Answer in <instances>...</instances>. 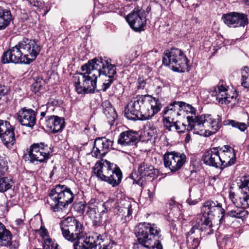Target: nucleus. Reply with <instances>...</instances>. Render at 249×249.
I'll list each match as a JSON object with an SVG mask.
<instances>
[{
	"mask_svg": "<svg viewBox=\"0 0 249 249\" xmlns=\"http://www.w3.org/2000/svg\"><path fill=\"white\" fill-rule=\"evenodd\" d=\"M60 227L63 236L74 242L73 249H111L110 241L104 236H84L83 224L74 217L68 216L62 220Z\"/></svg>",
	"mask_w": 249,
	"mask_h": 249,
	"instance_id": "nucleus-1",
	"label": "nucleus"
},
{
	"mask_svg": "<svg viewBox=\"0 0 249 249\" xmlns=\"http://www.w3.org/2000/svg\"><path fill=\"white\" fill-rule=\"evenodd\" d=\"M81 70L84 73H77L73 76V82L74 84L75 90L79 94L83 93L85 89V85L87 74L92 73V76L97 78L101 77L103 80L102 88L97 90L106 91L115 79L116 74L115 65L109 64L107 60L102 58H95L89 60L88 62L81 67Z\"/></svg>",
	"mask_w": 249,
	"mask_h": 249,
	"instance_id": "nucleus-2",
	"label": "nucleus"
},
{
	"mask_svg": "<svg viewBox=\"0 0 249 249\" xmlns=\"http://www.w3.org/2000/svg\"><path fill=\"white\" fill-rule=\"evenodd\" d=\"M40 50L37 41L24 38L3 53L1 62L3 64H30L36 59Z\"/></svg>",
	"mask_w": 249,
	"mask_h": 249,
	"instance_id": "nucleus-3",
	"label": "nucleus"
},
{
	"mask_svg": "<svg viewBox=\"0 0 249 249\" xmlns=\"http://www.w3.org/2000/svg\"><path fill=\"white\" fill-rule=\"evenodd\" d=\"M161 107L158 100L150 96H137L127 104L125 115L132 120H149L160 110Z\"/></svg>",
	"mask_w": 249,
	"mask_h": 249,
	"instance_id": "nucleus-4",
	"label": "nucleus"
},
{
	"mask_svg": "<svg viewBox=\"0 0 249 249\" xmlns=\"http://www.w3.org/2000/svg\"><path fill=\"white\" fill-rule=\"evenodd\" d=\"M188 109L191 116H187V130L193 131L195 134L210 136L215 133L220 127L221 118L217 116L213 118L211 115L196 116V110L187 105Z\"/></svg>",
	"mask_w": 249,
	"mask_h": 249,
	"instance_id": "nucleus-5",
	"label": "nucleus"
},
{
	"mask_svg": "<svg viewBox=\"0 0 249 249\" xmlns=\"http://www.w3.org/2000/svg\"><path fill=\"white\" fill-rule=\"evenodd\" d=\"M160 229L156 224L143 222L135 228V234L138 243L134 244V249H163L159 239L161 237Z\"/></svg>",
	"mask_w": 249,
	"mask_h": 249,
	"instance_id": "nucleus-6",
	"label": "nucleus"
},
{
	"mask_svg": "<svg viewBox=\"0 0 249 249\" xmlns=\"http://www.w3.org/2000/svg\"><path fill=\"white\" fill-rule=\"evenodd\" d=\"M50 199L48 201L50 209L54 212L62 210L71 203L74 195L71 189L65 185L58 184L53 188L49 193Z\"/></svg>",
	"mask_w": 249,
	"mask_h": 249,
	"instance_id": "nucleus-7",
	"label": "nucleus"
},
{
	"mask_svg": "<svg viewBox=\"0 0 249 249\" xmlns=\"http://www.w3.org/2000/svg\"><path fill=\"white\" fill-rule=\"evenodd\" d=\"M162 63L176 71L182 72L190 70L189 61L183 52L178 48L166 51L162 58Z\"/></svg>",
	"mask_w": 249,
	"mask_h": 249,
	"instance_id": "nucleus-8",
	"label": "nucleus"
},
{
	"mask_svg": "<svg viewBox=\"0 0 249 249\" xmlns=\"http://www.w3.org/2000/svg\"><path fill=\"white\" fill-rule=\"evenodd\" d=\"M53 152V148L44 142L36 143L32 144L28 153L23 156L25 161L33 163L43 162L49 158Z\"/></svg>",
	"mask_w": 249,
	"mask_h": 249,
	"instance_id": "nucleus-9",
	"label": "nucleus"
},
{
	"mask_svg": "<svg viewBox=\"0 0 249 249\" xmlns=\"http://www.w3.org/2000/svg\"><path fill=\"white\" fill-rule=\"evenodd\" d=\"M111 202L107 201L102 203L95 198L91 199L87 204L86 214L93 221L94 225L101 224L102 216L110 210Z\"/></svg>",
	"mask_w": 249,
	"mask_h": 249,
	"instance_id": "nucleus-10",
	"label": "nucleus"
},
{
	"mask_svg": "<svg viewBox=\"0 0 249 249\" xmlns=\"http://www.w3.org/2000/svg\"><path fill=\"white\" fill-rule=\"evenodd\" d=\"M228 86L223 81H220L216 86L212 88L210 90L211 96L216 97V101L221 104L235 105L238 101V94L236 91L228 92Z\"/></svg>",
	"mask_w": 249,
	"mask_h": 249,
	"instance_id": "nucleus-11",
	"label": "nucleus"
},
{
	"mask_svg": "<svg viewBox=\"0 0 249 249\" xmlns=\"http://www.w3.org/2000/svg\"><path fill=\"white\" fill-rule=\"evenodd\" d=\"M164 164L172 172L180 169L186 161V156L183 153L173 151L167 152L163 156Z\"/></svg>",
	"mask_w": 249,
	"mask_h": 249,
	"instance_id": "nucleus-12",
	"label": "nucleus"
},
{
	"mask_svg": "<svg viewBox=\"0 0 249 249\" xmlns=\"http://www.w3.org/2000/svg\"><path fill=\"white\" fill-rule=\"evenodd\" d=\"M203 214L206 216L213 218L215 216L219 218L220 223H222L224 220L225 211L222 207V204L217 201H207L205 202L202 208Z\"/></svg>",
	"mask_w": 249,
	"mask_h": 249,
	"instance_id": "nucleus-13",
	"label": "nucleus"
},
{
	"mask_svg": "<svg viewBox=\"0 0 249 249\" xmlns=\"http://www.w3.org/2000/svg\"><path fill=\"white\" fill-rule=\"evenodd\" d=\"M126 20L130 27L135 31L144 30L146 24L145 13L143 10L135 9L126 17Z\"/></svg>",
	"mask_w": 249,
	"mask_h": 249,
	"instance_id": "nucleus-14",
	"label": "nucleus"
},
{
	"mask_svg": "<svg viewBox=\"0 0 249 249\" xmlns=\"http://www.w3.org/2000/svg\"><path fill=\"white\" fill-rule=\"evenodd\" d=\"M222 19L229 27H244L248 23L247 15L238 12H230L222 15Z\"/></svg>",
	"mask_w": 249,
	"mask_h": 249,
	"instance_id": "nucleus-15",
	"label": "nucleus"
},
{
	"mask_svg": "<svg viewBox=\"0 0 249 249\" xmlns=\"http://www.w3.org/2000/svg\"><path fill=\"white\" fill-rule=\"evenodd\" d=\"M113 142V141L106 137L96 139L91 151L92 156L96 158H102L110 150Z\"/></svg>",
	"mask_w": 249,
	"mask_h": 249,
	"instance_id": "nucleus-16",
	"label": "nucleus"
},
{
	"mask_svg": "<svg viewBox=\"0 0 249 249\" xmlns=\"http://www.w3.org/2000/svg\"><path fill=\"white\" fill-rule=\"evenodd\" d=\"M117 165L110 161L101 159L96 162L93 168L96 176L102 180H104L111 172L114 171Z\"/></svg>",
	"mask_w": 249,
	"mask_h": 249,
	"instance_id": "nucleus-17",
	"label": "nucleus"
},
{
	"mask_svg": "<svg viewBox=\"0 0 249 249\" xmlns=\"http://www.w3.org/2000/svg\"><path fill=\"white\" fill-rule=\"evenodd\" d=\"M132 207V202L126 199L121 200L118 205L115 207L114 212L120 216L121 221L123 223H124L131 219Z\"/></svg>",
	"mask_w": 249,
	"mask_h": 249,
	"instance_id": "nucleus-18",
	"label": "nucleus"
},
{
	"mask_svg": "<svg viewBox=\"0 0 249 249\" xmlns=\"http://www.w3.org/2000/svg\"><path fill=\"white\" fill-rule=\"evenodd\" d=\"M0 137L7 146L10 143L13 145L15 141L14 128L7 121L0 120Z\"/></svg>",
	"mask_w": 249,
	"mask_h": 249,
	"instance_id": "nucleus-19",
	"label": "nucleus"
},
{
	"mask_svg": "<svg viewBox=\"0 0 249 249\" xmlns=\"http://www.w3.org/2000/svg\"><path fill=\"white\" fill-rule=\"evenodd\" d=\"M218 153L222 163L221 168H224L233 165L235 161L236 157L234 149L228 145L218 147Z\"/></svg>",
	"mask_w": 249,
	"mask_h": 249,
	"instance_id": "nucleus-20",
	"label": "nucleus"
},
{
	"mask_svg": "<svg viewBox=\"0 0 249 249\" xmlns=\"http://www.w3.org/2000/svg\"><path fill=\"white\" fill-rule=\"evenodd\" d=\"M17 118L21 125L33 128L36 122V114L32 109L25 107L17 112Z\"/></svg>",
	"mask_w": 249,
	"mask_h": 249,
	"instance_id": "nucleus-21",
	"label": "nucleus"
},
{
	"mask_svg": "<svg viewBox=\"0 0 249 249\" xmlns=\"http://www.w3.org/2000/svg\"><path fill=\"white\" fill-rule=\"evenodd\" d=\"M229 198L237 207L246 209L249 207V192L238 191L237 193L230 192Z\"/></svg>",
	"mask_w": 249,
	"mask_h": 249,
	"instance_id": "nucleus-22",
	"label": "nucleus"
},
{
	"mask_svg": "<svg viewBox=\"0 0 249 249\" xmlns=\"http://www.w3.org/2000/svg\"><path fill=\"white\" fill-rule=\"evenodd\" d=\"M218 147H213L207 151L203 156L204 162L209 166L221 168L222 163L218 153Z\"/></svg>",
	"mask_w": 249,
	"mask_h": 249,
	"instance_id": "nucleus-23",
	"label": "nucleus"
},
{
	"mask_svg": "<svg viewBox=\"0 0 249 249\" xmlns=\"http://www.w3.org/2000/svg\"><path fill=\"white\" fill-rule=\"evenodd\" d=\"M65 121L63 118L57 116H48L46 120L45 125L52 133H56L62 131L65 126Z\"/></svg>",
	"mask_w": 249,
	"mask_h": 249,
	"instance_id": "nucleus-24",
	"label": "nucleus"
},
{
	"mask_svg": "<svg viewBox=\"0 0 249 249\" xmlns=\"http://www.w3.org/2000/svg\"><path fill=\"white\" fill-rule=\"evenodd\" d=\"M138 142V133L133 130H128L121 133L118 140V143L122 146L133 145Z\"/></svg>",
	"mask_w": 249,
	"mask_h": 249,
	"instance_id": "nucleus-25",
	"label": "nucleus"
},
{
	"mask_svg": "<svg viewBox=\"0 0 249 249\" xmlns=\"http://www.w3.org/2000/svg\"><path fill=\"white\" fill-rule=\"evenodd\" d=\"M211 219L206 215L202 214L199 215L196 220V223L198 226L200 231L204 233L203 236L208 235L213 233V224Z\"/></svg>",
	"mask_w": 249,
	"mask_h": 249,
	"instance_id": "nucleus-26",
	"label": "nucleus"
},
{
	"mask_svg": "<svg viewBox=\"0 0 249 249\" xmlns=\"http://www.w3.org/2000/svg\"><path fill=\"white\" fill-rule=\"evenodd\" d=\"M185 105V103L182 102L175 101L171 103L163 111L164 116L172 119V120H175L176 117L180 115L178 112L180 108L182 107Z\"/></svg>",
	"mask_w": 249,
	"mask_h": 249,
	"instance_id": "nucleus-27",
	"label": "nucleus"
},
{
	"mask_svg": "<svg viewBox=\"0 0 249 249\" xmlns=\"http://www.w3.org/2000/svg\"><path fill=\"white\" fill-rule=\"evenodd\" d=\"M102 107L103 113L106 116L108 124L112 125L117 118V115L114 108L107 100L103 102Z\"/></svg>",
	"mask_w": 249,
	"mask_h": 249,
	"instance_id": "nucleus-28",
	"label": "nucleus"
},
{
	"mask_svg": "<svg viewBox=\"0 0 249 249\" xmlns=\"http://www.w3.org/2000/svg\"><path fill=\"white\" fill-rule=\"evenodd\" d=\"M138 173L140 176L139 179H141L145 177H153L156 174L154 167L144 161L142 162L139 165Z\"/></svg>",
	"mask_w": 249,
	"mask_h": 249,
	"instance_id": "nucleus-29",
	"label": "nucleus"
},
{
	"mask_svg": "<svg viewBox=\"0 0 249 249\" xmlns=\"http://www.w3.org/2000/svg\"><path fill=\"white\" fill-rule=\"evenodd\" d=\"M104 180L111 184L113 187H115L119 184L122 178V173L120 168L116 166L114 171L111 172Z\"/></svg>",
	"mask_w": 249,
	"mask_h": 249,
	"instance_id": "nucleus-30",
	"label": "nucleus"
},
{
	"mask_svg": "<svg viewBox=\"0 0 249 249\" xmlns=\"http://www.w3.org/2000/svg\"><path fill=\"white\" fill-rule=\"evenodd\" d=\"M12 20L11 11L0 6V30L6 28Z\"/></svg>",
	"mask_w": 249,
	"mask_h": 249,
	"instance_id": "nucleus-31",
	"label": "nucleus"
},
{
	"mask_svg": "<svg viewBox=\"0 0 249 249\" xmlns=\"http://www.w3.org/2000/svg\"><path fill=\"white\" fill-rule=\"evenodd\" d=\"M163 121L164 126L170 131L171 130L172 127H175V129L179 133H184L186 130H187L188 125H187L184 123H182V126L183 127V129H181L182 130H180V128H179V126L178 125V122H175V120H172V119L163 116Z\"/></svg>",
	"mask_w": 249,
	"mask_h": 249,
	"instance_id": "nucleus-32",
	"label": "nucleus"
},
{
	"mask_svg": "<svg viewBox=\"0 0 249 249\" xmlns=\"http://www.w3.org/2000/svg\"><path fill=\"white\" fill-rule=\"evenodd\" d=\"M92 73L91 75L90 74H87L85 82L86 85H85V89H84L83 93H91L94 92L96 90V79L95 77L92 76Z\"/></svg>",
	"mask_w": 249,
	"mask_h": 249,
	"instance_id": "nucleus-33",
	"label": "nucleus"
},
{
	"mask_svg": "<svg viewBox=\"0 0 249 249\" xmlns=\"http://www.w3.org/2000/svg\"><path fill=\"white\" fill-rule=\"evenodd\" d=\"M12 234L10 231L6 229L0 235V246H9L11 244Z\"/></svg>",
	"mask_w": 249,
	"mask_h": 249,
	"instance_id": "nucleus-34",
	"label": "nucleus"
},
{
	"mask_svg": "<svg viewBox=\"0 0 249 249\" xmlns=\"http://www.w3.org/2000/svg\"><path fill=\"white\" fill-rule=\"evenodd\" d=\"M13 183L12 179L8 177L0 178V192L3 193L11 188Z\"/></svg>",
	"mask_w": 249,
	"mask_h": 249,
	"instance_id": "nucleus-35",
	"label": "nucleus"
},
{
	"mask_svg": "<svg viewBox=\"0 0 249 249\" xmlns=\"http://www.w3.org/2000/svg\"><path fill=\"white\" fill-rule=\"evenodd\" d=\"M241 85L245 88H249V67H244L241 72Z\"/></svg>",
	"mask_w": 249,
	"mask_h": 249,
	"instance_id": "nucleus-36",
	"label": "nucleus"
},
{
	"mask_svg": "<svg viewBox=\"0 0 249 249\" xmlns=\"http://www.w3.org/2000/svg\"><path fill=\"white\" fill-rule=\"evenodd\" d=\"M8 169V160L4 154L0 155V177L4 176Z\"/></svg>",
	"mask_w": 249,
	"mask_h": 249,
	"instance_id": "nucleus-37",
	"label": "nucleus"
},
{
	"mask_svg": "<svg viewBox=\"0 0 249 249\" xmlns=\"http://www.w3.org/2000/svg\"><path fill=\"white\" fill-rule=\"evenodd\" d=\"M225 124L231 125L233 127L238 128L241 131H244L247 129L248 125L244 123L237 122L232 120H228L225 122Z\"/></svg>",
	"mask_w": 249,
	"mask_h": 249,
	"instance_id": "nucleus-38",
	"label": "nucleus"
},
{
	"mask_svg": "<svg viewBox=\"0 0 249 249\" xmlns=\"http://www.w3.org/2000/svg\"><path fill=\"white\" fill-rule=\"evenodd\" d=\"M247 213L248 212L244 209H237L235 210L228 211L226 214L228 216L237 218H241L245 216Z\"/></svg>",
	"mask_w": 249,
	"mask_h": 249,
	"instance_id": "nucleus-39",
	"label": "nucleus"
},
{
	"mask_svg": "<svg viewBox=\"0 0 249 249\" xmlns=\"http://www.w3.org/2000/svg\"><path fill=\"white\" fill-rule=\"evenodd\" d=\"M249 177H244L238 182V186L239 188V191L249 192Z\"/></svg>",
	"mask_w": 249,
	"mask_h": 249,
	"instance_id": "nucleus-40",
	"label": "nucleus"
},
{
	"mask_svg": "<svg viewBox=\"0 0 249 249\" xmlns=\"http://www.w3.org/2000/svg\"><path fill=\"white\" fill-rule=\"evenodd\" d=\"M200 231L198 225L196 224V225L193 226L191 230L186 233L187 242H189L190 240H192V237L198 236Z\"/></svg>",
	"mask_w": 249,
	"mask_h": 249,
	"instance_id": "nucleus-41",
	"label": "nucleus"
},
{
	"mask_svg": "<svg viewBox=\"0 0 249 249\" xmlns=\"http://www.w3.org/2000/svg\"><path fill=\"white\" fill-rule=\"evenodd\" d=\"M57 247L58 245L54 243L52 241V239L49 237H47V238L44 239V243L43 249H57Z\"/></svg>",
	"mask_w": 249,
	"mask_h": 249,
	"instance_id": "nucleus-42",
	"label": "nucleus"
},
{
	"mask_svg": "<svg viewBox=\"0 0 249 249\" xmlns=\"http://www.w3.org/2000/svg\"><path fill=\"white\" fill-rule=\"evenodd\" d=\"M87 204H83L81 202L76 203L74 205V210L79 213H83L86 212Z\"/></svg>",
	"mask_w": 249,
	"mask_h": 249,
	"instance_id": "nucleus-43",
	"label": "nucleus"
},
{
	"mask_svg": "<svg viewBox=\"0 0 249 249\" xmlns=\"http://www.w3.org/2000/svg\"><path fill=\"white\" fill-rule=\"evenodd\" d=\"M192 238V240H190V242L189 243L191 242V247L193 249H196L198 247V246L200 244V239H201V235L200 236V237L193 236Z\"/></svg>",
	"mask_w": 249,
	"mask_h": 249,
	"instance_id": "nucleus-44",
	"label": "nucleus"
},
{
	"mask_svg": "<svg viewBox=\"0 0 249 249\" xmlns=\"http://www.w3.org/2000/svg\"><path fill=\"white\" fill-rule=\"evenodd\" d=\"M30 5L37 8H41L43 5L44 2L41 0H27Z\"/></svg>",
	"mask_w": 249,
	"mask_h": 249,
	"instance_id": "nucleus-45",
	"label": "nucleus"
},
{
	"mask_svg": "<svg viewBox=\"0 0 249 249\" xmlns=\"http://www.w3.org/2000/svg\"><path fill=\"white\" fill-rule=\"evenodd\" d=\"M9 89L8 87L0 85V95H5L9 92Z\"/></svg>",
	"mask_w": 249,
	"mask_h": 249,
	"instance_id": "nucleus-46",
	"label": "nucleus"
},
{
	"mask_svg": "<svg viewBox=\"0 0 249 249\" xmlns=\"http://www.w3.org/2000/svg\"><path fill=\"white\" fill-rule=\"evenodd\" d=\"M39 233L44 239L48 237L47 230L44 228L41 227L39 230Z\"/></svg>",
	"mask_w": 249,
	"mask_h": 249,
	"instance_id": "nucleus-47",
	"label": "nucleus"
},
{
	"mask_svg": "<svg viewBox=\"0 0 249 249\" xmlns=\"http://www.w3.org/2000/svg\"><path fill=\"white\" fill-rule=\"evenodd\" d=\"M145 82L143 80H141V79H139L138 81V88L139 89H143L145 86Z\"/></svg>",
	"mask_w": 249,
	"mask_h": 249,
	"instance_id": "nucleus-48",
	"label": "nucleus"
},
{
	"mask_svg": "<svg viewBox=\"0 0 249 249\" xmlns=\"http://www.w3.org/2000/svg\"><path fill=\"white\" fill-rule=\"evenodd\" d=\"M10 247V249H18V245L17 243L12 242L11 241V244L9 245Z\"/></svg>",
	"mask_w": 249,
	"mask_h": 249,
	"instance_id": "nucleus-49",
	"label": "nucleus"
},
{
	"mask_svg": "<svg viewBox=\"0 0 249 249\" xmlns=\"http://www.w3.org/2000/svg\"><path fill=\"white\" fill-rule=\"evenodd\" d=\"M190 140H191V135L189 133H188L186 135V137H185L184 141H185V143H188L190 142Z\"/></svg>",
	"mask_w": 249,
	"mask_h": 249,
	"instance_id": "nucleus-50",
	"label": "nucleus"
},
{
	"mask_svg": "<svg viewBox=\"0 0 249 249\" xmlns=\"http://www.w3.org/2000/svg\"><path fill=\"white\" fill-rule=\"evenodd\" d=\"M187 202L190 205H195L196 203V200H192L191 199H188L187 200Z\"/></svg>",
	"mask_w": 249,
	"mask_h": 249,
	"instance_id": "nucleus-51",
	"label": "nucleus"
},
{
	"mask_svg": "<svg viewBox=\"0 0 249 249\" xmlns=\"http://www.w3.org/2000/svg\"><path fill=\"white\" fill-rule=\"evenodd\" d=\"M16 222L18 225H20L23 222V220L21 219L16 220Z\"/></svg>",
	"mask_w": 249,
	"mask_h": 249,
	"instance_id": "nucleus-52",
	"label": "nucleus"
},
{
	"mask_svg": "<svg viewBox=\"0 0 249 249\" xmlns=\"http://www.w3.org/2000/svg\"><path fill=\"white\" fill-rule=\"evenodd\" d=\"M178 125L179 126V128H180V130H182V129H183V127L182 126V124H180V122H178Z\"/></svg>",
	"mask_w": 249,
	"mask_h": 249,
	"instance_id": "nucleus-53",
	"label": "nucleus"
},
{
	"mask_svg": "<svg viewBox=\"0 0 249 249\" xmlns=\"http://www.w3.org/2000/svg\"><path fill=\"white\" fill-rule=\"evenodd\" d=\"M152 133H153V134L154 133V132H153V131H152V130H151L150 132H148L147 133L148 135V136H150V137H151V138H152V137L153 136L152 135Z\"/></svg>",
	"mask_w": 249,
	"mask_h": 249,
	"instance_id": "nucleus-54",
	"label": "nucleus"
},
{
	"mask_svg": "<svg viewBox=\"0 0 249 249\" xmlns=\"http://www.w3.org/2000/svg\"><path fill=\"white\" fill-rule=\"evenodd\" d=\"M45 112H42L41 113V116H42V117H44L45 116Z\"/></svg>",
	"mask_w": 249,
	"mask_h": 249,
	"instance_id": "nucleus-55",
	"label": "nucleus"
},
{
	"mask_svg": "<svg viewBox=\"0 0 249 249\" xmlns=\"http://www.w3.org/2000/svg\"><path fill=\"white\" fill-rule=\"evenodd\" d=\"M53 171H52L51 172L50 174V178H52V176H53Z\"/></svg>",
	"mask_w": 249,
	"mask_h": 249,
	"instance_id": "nucleus-56",
	"label": "nucleus"
},
{
	"mask_svg": "<svg viewBox=\"0 0 249 249\" xmlns=\"http://www.w3.org/2000/svg\"><path fill=\"white\" fill-rule=\"evenodd\" d=\"M246 1V4L247 5H249V0H245Z\"/></svg>",
	"mask_w": 249,
	"mask_h": 249,
	"instance_id": "nucleus-57",
	"label": "nucleus"
},
{
	"mask_svg": "<svg viewBox=\"0 0 249 249\" xmlns=\"http://www.w3.org/2000/svg\"><path fill=\"white\" fill-rule=\"evenodd\" d=\"M248 124H249L248 125L249 126V117H248Z\"/></svg>",
	"mask_w": 249,
	"mask_h": 249,
	"instance_id": "nucleus-58",
	"label": "nucleus"
},
{
	"mask_svg": "<svg viewBox=\"0 0 249 249\" xmlns=\"http://www.w3.org/2000/svg\"><path fill=\"white\" fill-rule=\"evenodd\" d=\"M247 149H248V150L249 151V145H248V147H247Z\"/></svg>",
	"mask_w": 249,
	"mask_h": 249,
	"instance_id": "nucleus-59",
	"label": "nucleus"
},
{
	"mask_svg": "<svg viewBox=\"0 0 249 249\" xmlns=\"http://www.w3.org/2000/svg\"><path fill=\"white\" fill-rule=\"evenodd\" d=\"M219 249H223V248H221V247H220V248H219Z\"/></svg>",
	"mask_w": 249,
	"mask_h": 249,
	"instance_id": "nucleus-60",
	"label": "nucleus"
}]
</instances>
